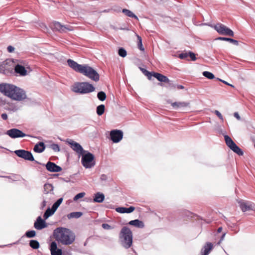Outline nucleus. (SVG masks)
Here are the masks:
<instances>
[{
  "mask_svg": "<svg viewBox=\"0 0 255 255\" xmlns=\"http://www.w3.org/2000/svg\"><path fill=\"white\" fill-rule=\"evenodd\" d=\"M118 54L120 56L122 57H125L126 56L127 53L125 49H124L123 48H120L119 49Z\"/></svg>",
  "mask_w": 255,
  "mask_h": 255,
  "instance_id": "obj_40",
  "label": "nucleus"
},
{
  "mask_svg": "<svg viewBox=\"0 0 255 255\" xmlns=\"http://www.w3.org/2000/svg\"><path fill=\"white\" fill-rule=\"evenodd\" d=\"M111 139L114 143H117L120 141L123 137V132L122 130L119 129L112 130L110 132Z\"/></svg>",
  "mask_w": 255,
  "mask_h": 255,
  "instance_id": "obj_13",
  "label": "nucleus"
},
{
  "mask_svg": "<svg viewBox=\"0 0 255 255\" xmlns=\"http://www.w3.org/2000/svg\"><path fill=\"white\" fill-rule=\"evenodd\" d=\"M218 39L220 40L227 41V42L232 43L236 45H238L239 44L238 41L230 38L220 37L218 38Z\"/></svg>",
  "mask_w": 255,
  "mask_h": 255,
  "instance_id": "obj_30",
  "label": "nucleus"
},
{
  "mask_svg": "<svg viewBox=\"0 0 255 255\" xmlns=\"http://www.w3.org/2000/svg\"><path fill=\"white\" fill-rule=\"evenodd\" d=\"M105 107L104 105H100L97 108V113L99 116L102 115L105 112Z\"/></svg>",
  "mask_w": 255,
  "mask_h": 255,
  "instance_id": "obj_32",
  "label": "nucleus"
},
{
  "mask_svg": "<svg viewBox=\"0 0 255 255\" xmlns=\"http://www.w3.org/2000/svg\"><path fill=\"white\" fill-rule=\"evenodd\" d=\"M14 72L20 76H24L27 75V71L25 67L19 64H17L14 67Z\"/></svg>",
  "mask_w": 255,
  "mask_h": 255,
  "instance_id": "obj_18",
  "label": "nucleus"
},
{
  "mask_svg": "<svg viewBox=\"0 0 255 255\" xmlns=\"http://www.w3.org/2000/svg\"><path fill=\"white\" fill-rule=\"evenodd\" d=\"M189 56L190 57L191 60L192 61H195L196 59L195 54L192 52H189Z\"/></svg>",
  "mask_w": 255,
  "mask_h": 255,
  "instance_id": "obj_46",
  "label": "nucleus"
},
{
  "mask_svg": "<svg viewBox=\"0 0 255 255\" xmlns=\"http://www.w3.org/2000/svg\"><path fill=\"white\" fill-rule=\"evenodd\" d=\"M46 167L47 170L50 172H60L62 170L61 167L50 161L47 163Z\"/></svg>",
  "mask_w": 255,
  "mask_h": 255,
  "instance_id": "obj_15",
  "label": "nucleus"
},
{
  "mask_svg": "<svg viewBox=\"0 0 255 255\" xmlns=\"http://www.w3.org/2000/svg\"><path fill=\"white\" fill-rule=\"evenodd\" d=\"M67 63L69 67L78 72H79V69H81L82 66V65H80L71 59H68L67 60Z\"/></svg>",
  "mask_w": 255,
  "mask_h": 255,
  "instance_id": "obj_20",
  "label": "nucleus"
},
{
  "mask_svg": "<svg viewBox=\"0 0 255 255\" xmlns=\"http://www.w3.org/2000/svg\"><path fill=\"white\" fill-rule=\"evenodd\" d=\"M234 115V117L235 118H236L238 120H240L241 119L240 116H239V115L238 114V113H237V112L235 113Z\"/></svg>",
  "mask_w": 255,
  "mask_h": 255,
  "instance_id": "obj_52",
  "label": "nucleus"
},
{
  "mask_svg": "<svg viewBox=\"0 0 255 255\" xmlns=\"http://www.w3.org/2000/svg\"><path fill=\"white\" fill-rule=\"evenodd\" d=\"M63 201V199L62 198H59L55 203H54L55 205H56L57 206L59 207L60 205L61 204L62 202Z\"/></svg>",
  "mask_w": 255,
  "mask_h": 255,
  "instance_id": "obj_48",
  "label": "nucleus"
},
{
  "mask_svg": "<svg viewBox=\"0 0 255 255\" xmlns=\"http://www.w3.org/2000/svg\"><path fill=\"white\" fill-rule=\"evenodd\" d=\"M97 97L99 100L103 101L106 99V94L105 92L101 91L98 93Z\"/></svg>",
  "mask_w": 255,
  "mask_h": 255,
  "instance_id": "obj_36",
  "label": "nucleus"
},
{
  "mask_svg": "<svg viewBox=\"0 0 255 255\" xmlns=\"http://www.w3.org/2000/svg\"><path fill=\"white\" fill-rule=\"evenodd\" d=\"M135 210V207L130 206L129 208L118 207L116 209V211L120 213H130Z\"/></svg>",
  "mask_w": 255,
  "mask_h": 255,
  "instance_id": "obj_21",
  "label": "nucleus"
},
{
  "mask_svg": "<svg viewBox=\"0 0 255 255\" xmlns=\"http://www.w3.org/2000/svg\"><path fill=\"white\" fill-rule=\"evenodd\" d=\"M81 162L83 166L86 168H90L95 164L94 156L90 152H87L85 154H82Z\"/></svg>",
  "mask_w": 255,
  "mask_h": 255,
  "instance_id": "obj_8",
  "label": "nucleus"
},
{
  "mask_svg": "<svg viewBox=\"0 0 255 255\" xmlns=\"http://www.w3.org/2000/svg\"><path fill=\"white\" fill-rule=\"evenodd\" d=\"M66 142L70 145L71 148L77 153L79 154H83V153L86 152L80 144L74 140L70 139H67Z\"/></svg>",
  "mask_w": 255,
  "mask_h": 255,
  "instance_id": "obj_12",
  "label": "nucleus"
},
{
  "mask_svg": "<svg viewBox=\"0 0 255 255\" xmlns=\"http://www.w3.org/2000/svg\"><path fill=\"white\" fill-rule=\"evenodd\" d=\"M220 81H221V82H223L224 83H225V84H226V85H229V86H231V87H234V86H233V85H231V84H229L228 82H226V81H224V80H222L220 79Z\"/></svg>",
  "mask_w": 255,
  "mask_h": 255,
  "instance_id": "obj_54",
  "label": "nucleus"
},
{
  "mask_svg": "<svg viewBox=\"0 0 255 255\" xmlns=\"http://www.w3.org/2000/svg\"><path fill=\"white\" fill-rule=\"evenodd\" d=\"M225 140L227 145L231 148L235 144V142L232 139V138L227 135L224 136Z\"/></svg>",
  "mask_w": 255,
  "mask_h": 255,
  "instance_id": "obj_27",
  "label": "nucleus"
},
{
  "mask_svg": "<svg viewBox=\"0 0 255 255\" xmlns=\"http://www.w3.org/2000/svg\"><path fill=\"white\" fill-rule=\"evenodd\" d=\"M176 88H177L178 89H183L184 87L182 85H176Z\"/></svg>",
  "mask_w": 255,
  "mask_h": 255,
  "instance_id": "obj_53",
  "label": "nucleus"
},
{
  "mask_svg": "<svg viewBox=\"0 0 255 255\" xmlns=\"http://www.w3.org/2000/svg\"><path fill=\"white\" fill-rule=\"evenodd\" d=\"M29 246L33 249H37L39 248V243L36 240H31L29 243Z\"/></svg>",
  "mask_w": 255,
  "mask_h": 255,
  "instance_id": "obj_34",
  "label": "nucleus"
},
{
  "mask_svg": "<svg viewBox=\"0 0 255 255\" xmlns=\"http://www.w3.org/2000/svg\"><path fill=\"white\" fill-rule=\"evenodd\" d=\"M54 212L50 208H48L44 214L43 217L45 219H47L49 217L52 215Z\"/></svg>",
  "mask_w": 255,
  "mask_h": 255,
  "instance_id": "obj_35",
  "label": "nucleus"
},
{
  "mask_svg": "<svg viewBox=\"0 0 255 255\" xmlns=\"http://www.w3.org/2000/svg\"><path fill=\"white\" fill-rule=\"evenodd\" d=\"M56 240L63 245H68L75 241V234L69 229L65 228H58L54 231Z\"/></svg>",
  "mask_w": 255,
  "mask_h": 255,
  "instance_id": "obj_2",
  "label": "nucleus"
},
{
  "mask_svg": "<svg viewBox=\"0 0 255 255\" xmlns=\"http://www.w3.org/2000/svg\"><path fill=\"white\" fill-rule=\"evenodd\" d=\"M230 149L239 155H243L244 154L243 151L236 144H235Z\"/></svg>",
  "mask_w": 255,
  "mask_h": 255,
  "instance_id": "obj_29",
  "label": "nucleus"
},
{
  "mask_svg": "<svg viewBox=\"0 0 255 255\" xmlns=\"http://www.w3.org/2000/svg\"><path fill=\"white\" fill-rule=\"evenodd\" d=\"M120 239L125 248H129L132 244V234L131 230L127 227H123L120 233Z\"/></svg>",
  "mask_w": 255,
  "mask_h": 255,
  "instance_id": "obj_4",
  "label": "nucleus"
},
{
  "mask_svg": "<svg viewBox=\"0 0 255 255\" xmlns=\"http://www.w3.org/2000/svg\"><path fill=\"white\" fill-rule=\"evenodd\" d=\"M34 227L37 230H41L47 227L45 222L43 220L41 217H38L34 223Z\"/></svg>",
  "mask_w": 255,
  "mask_h": 255,
  "instance_id": "obj_17",
  "label": "nucleus"
},
{
  "mask_svg": "<svg viewBox=\"0 0 255 255\" xmlns=\"http://www.w3.org/2000/svg\"><path fill=\"white\" fill-rule=\"evenodd\" d=\"M71 89L75 93L85 94L94 91L95 88L88 82H76L72 85Z\"/></svg>",
  "mask_w": 255,
  "mask_h": 255,
  "instance_id": "obj_3",
  "label": "nucleus"
},
{
  "mask_svg": "<svg viewBox=\"0 0 255 255\" xmlns=\"http://www.w3.org/2000/svg\"><path fill=\"white\" fill-rule=\"evenodd\" d=\"M171 106L175 109L179 108H185L189 106V103L185 102H174L171 104Z\"/></svg>",
  "mask_w": 255,
  "mask_h": 255,
  "instance_id": "obj_24",
  "label": "nucleus"
},
{
  "mask_svg": "<svg viewBox=\"0 0 255 255\" xmlns=\"http://www.w3.org/2000/svg\"><path fill=\"white\" fill-rule=\"evenodd\" d=\"M140 70L147 77V78L149 80H150L151 77L153 76L161 82H164L165 83H166L167 82H169V79L166 76L160 73L154 72H151L143 68H140Z\"/></svg>",
  "mask_w": 255,
  "mask_h": 255,
  "instance_id": "obj_7",
  "label": "nucleus"
},
{
  "mask_svg": "<svg viewBox=\"0 0 255 255\" xmlns=\"http://www.w3.org/2000/svg\"><path fill=\"white\" fill-rule=\"evenodd\" d=\"M213 248L211 243H207L204 247L203 254L202 255H208Z\"/></svg>",
  "mask_w": 255,
  "mask_h": 255,
  "instance_id": "obj_28",
  "label": "nucleus"
},
{
  "mask_svg": "<svg viewBox=\"0 0 255 255\" xmlns=\"http://www.w3.org/2000/svg\"><path fill=\"white\" fill-rule=\"evenodd\" d=\"M58 208V207L54 204L52 206L51 209L55 212Z\"/></svg>",
  "mask_w": 255,
  "mask_h": 255,
  "instance_id": "obj_51",
  "label": "nucleus"
},
{
  "mask_svg": "<svg viewBox=\"0 0 255 255\" xmlns=\"http://www.w3.org/2000/svg\"><path fill=\"white\" fill-rule=\"evenodd\" d=\"M225 235H226V234H225V233H224V234L222 235V238H221V240H223V239H224V237L225 236Z\"/></svg>",
  "mask_w": 255,
  "mask_h": 255,
  "instance_id": "obj_58",
  "label": "nucleus"
},
{
  "mask_svg": "<svg viewBox=\"0 0 255 255\" xmlns=\"http://www.w3.org/2000/svg\"><path fill=\"white\" fill-rule=\"evenodd\" d=\"M85 192H81V193H78V194H77L74 197V201H77L78 199H80V198H82L83 197H84L85 195Z\"/></svg>",
  "mask_w": 255,
  "mask_h": 255,
  "instance_id": "obj_42",
  "label": "nucleus"
},
{
  "mask_svg": "<svg viewBox=\"0 0 255 255\" xmlns=\"http://www.w3.org/2000/svg\"><path fill=\"white\" fill-rule=\"evenodd\" d=\"M166 83L168 84V86H167V87H169L170 88H173L175 89L176 88V85L174 84L171 81L169 80V82H167Z\"/></svg>",
  "mask_w": 255,
  "mask_h": 255,
  "instance_id": "obj_45",
  "label": "nucleus"
},
{
  "mask_svg": "<svg viewBox=\"0 0 255 255\" xmlns=\"http://www.w3.org/2000/svg\"><path fill=\"white\" fill-rule=\"evenodd\" d=\"M203 76L209 79H213L214 78L215 76L213 74L208 71H204L203 73Z\"/></svg>",
  "mask_w": 255,
  "mask_h": 255,
  "instance_id": "obj_37",
  "label": "nucleus"
},
{
  "mask_svg": "<svg viewBox=\"0 0 255 255\" xmlns=\"http://www.w3.org/2000/svg\"><path fill=\"white\" fill-rule=\"evenodd\" d=\"M83 215L82 212H72L67 215V217L68 219H71L72 218H79Z\"/></svg>",
  "mask_w": 255,
  "mask_h": 255,
  "instance_id": "obj_26",
  "label": "nucleus"
},
{
  "mask_svg": "<svg viewBox=\"0 0 255 255\" xmlns=\"http://www.w3.org/2000/svg\"><path fill=\"white\" fill-rule=\"evenodd\" d=\"M122 11L125 14L130 17H134L136 19H137V17L134 14H133L132 11L128 9H123Z\"/></svg>",
  "mask_w": 255,
  "mask_h": 255,
  "instance_id": "obj_31",
  "label": "nucleus"
},
{
  "mask_svg": "<svg viewBox=\"0 0 255 255\" xmlns=\"http://www.w3.org/2000/svg\"><path fill=\"white\" fill-rule=\"evenodd\" d=\"M105 199V196L103 193L98 192L95 194L94 201L95 202L102 203Z\"/></svg>",
  "mask_w": 255,
  "mask_h": 255,
  "instance_id": "obj_25",
  "label": "nucleus"
},
{
  "mask_svg": "<svg viewBox=\"0 0 255 255\" xmlns=\"http://www.w3.org/2000/svg\"><path fill=\"white\" fill-rule=\"evenodd\" d=\"M179 57L180 59H186L189 57V53L185 52V53H181L179 55Z\"/></svg>",
  "mask_w": 255,
  "mask_h": 255,
  "instance_id": "obj_43",
  "label": "nucleus"
},
{
  "mask_svg": "<svg viewBox=\"0 0 255 255\" xmlns=\"http://www.w3.org/2000/svg\"><path fill=\"white\" fill-rule=\"evenodd\" d=\"M46 205V202L45 201H43L42 203V208H43Z\"/></svg>",
  "mask_w": 255,
  "mask_h": 255,
  "instance_id": "obj_55",
  "label": "nucleus"
},
{
  "mask_svg": "<svg viewBox=\"0 0 255 255\" xmlns=\"http://www.w3.org/2000/svg\"><path fill=\"white\" fill-rule=\"evenodd\" d=\"M49 147L55 152L60 151V147L57 144L52 143L49 145Z\"/></svg>",
  "mask_w": 255,
  "mask_h": 255,
  "instance_id": "obj_41",
  "label": "nucleus"
},
{
  "mask_svg": "<svg viewBox=\"0 0 255 255\" xmlns=\"http://www.w3.org/2000/svg\"><path fill=\"white\" fill-rule=\"evenodd\" d=\"M15 154L18 157L29 161H34V159L32 153L27 150L23 149L16 150L14 151Z\"/></svg>",
  "mask_w": 255,
  "mask_h": 255,
  "instance_id": "obj_11",
  "label": "nucleus"
},
{
  "mask_svg": "<svg viewBox=\"0 0 255 255\" xmlns=\"http://www.w3.org/2000/svg\"><path fill=\"white\" fill-rule=\"evenodd\" d=\"M128 224L129 225L133 226L139 228H143L144 226L143 222L138 219L131 220L129 221Z\"/></svg>",
  "mask_w": 255,
  "mask_h": 255,
  "instance_id": "obj_23",
  "label": "nucleus"
},
{
  "mask_svg": "<svg viewBox=\"0 0 255 255\" xmlns=\"http://www.w3.org/2000/svg\"><path fill=\"white\" fill-rule=\"evenodd\" d=\"M53 187L51 184L47 183L44 185V192L45 194H48L49 192L53 190Z\"/></svg>",
  "mask_w": 255,
  "mask_h": 255,
  "instance_id": "obj_33",
  "label": "nucleus"
},
{
  "mask_svg": "<svg viewBox=\"0 0 255 255\" xmlns=\"http://www.w3.org/2000/svg\"><path fill=\"white\" fill-rule=\"evenodd\" d=\"M101 178L102 180H106V176L105 175H104V174H103V175H102Z\"/></svg>",
  "mask_w": 255,
  "mask_h": 255,
  "instance_id": "obj_56",
  "label": "nucleus"
},
{
  "mask_svg": "<svg viewBox=\"0 0 255 255\" xmlns=\"http://www.w3.org/2000/svg\"><path fill=\"white\" fill-rule=\"evenodd\" d=\"M79 73L95 82L99 80L100 76L98 72L87 65H82V68L79 69Z\"/></svg>",
  "mask_w": 255,
  "mask_h": 255,
  "instance_id": "obj_5",
  "label": "nucleus"
},
{
  "mask_svg": "<svg viewBox=\"0 0 255 255\" xmlns=\"http://www.w3.org/2000/svg\"><path fill=\"white\" fill-rule=\"evenodd\" d=\"M102 227L105 230H110L112 229V227L110 225L106 223L103 224Z\"/></svg>",
  "mask_w": 255,
  "mask_h": 255,
  "instance_id": "obj_44",
  "label": "nucleus"
},
{
  "mask_svg": "<svg viewBox=\"0 0 255 255\" xmlns=\"http://www.w3.org/2000/svg\"><path fill=\"white\" fill-rule=\"evenodd\" d=\"M51 27L60 32H66L67 31H72L74 28L70 25H64L59 22L54 21L51 24Z\"/></svg>",
  "mask_w": 255,
  "mask_h": 255,
  "instance_id": "obj_10",
  "label": "nucleus"
},
{
  "mask_svg": "<svg viewBox=\"0 0 255 255\" xmlns=\"http://www.w3.org/2000/svg\"><path fill=\"white\" fill-rule=\"evenodd\" d=\"M140 70L147 77V78L149 80H150L151 77L153 76L161 82H164L165 83H166L167 82H169V79L166 76L160 73L154 72H151L143 68H140Z\"/></svg>",
  "mask_w": 255,
  "mask_h": 255,
  "instance_id": "obj_6",
  "label": "nucleus"
},
{
  "mask_svg": "<svg viewBox=\"0 0 255 255\" xmlns=\"http://www.w3.org/2000/svg\"><path fill=\"white\" fill-rule=\"evenodd\" d=\"M137 40H138V42H137L138 47L140 50L143 51L144 50V49L142 44L141 37L140 36H139V35H137Z\"/></svg>",
  "mask_w": 255,
  "mask_h": 255,
  "instance_id": "obj_38",
  "label": "nucleus"
},
{
  "mask_svg": "<svg viewBox=\"0 0 255 255\" xmlns=\"http://www.w3.org/2000/svg\"><path fill=\"white\" fill-rule=\"evenodd\" d=\"M45 148L44 143L42 142H39L34 146L33 150L35 152L41 153L44 150Z\"/></svg>",
  "mask_w": 255,
  "mask_h": 255,
  "instance_id": "obj_22",
  "label": "nucleus"
},
{
  "mask_svg": "<svg viewBox=\"0 0 255 255\" xmlns=\"http://www.w3.org/2000/svg\"><path fill=\"white\" fill-rule=\"evenodd\" d=\"M35 235L36 232L34 230L27 231L25 233V236L26 237L29 238H33L35 236Z\"/></svg>",
  "mask_w": 255,
  "mask_h": 255,
  "instance_id": "obj_39",
  "label": "nucleus"
},
{
  "mask_svg": "<svg viewBox=\"0 0 255 255\" xmlns=\"http://www.w3.org/2000/svg\"><path fill=\"white\" fill-rule=\"evenodd\" d=\"M222 231V227L219 228L218 229V230H217V232L218 233H221Z\"/></svg>",
  "mask_w": 255,
  "mask_h": 255,
  "instance_id": "obj_57",
  "label": "nucleus"
},
{
  "mask_svg": "<svg viewBox=\"0 0 255 255\" xmlns=\"http://www.w3.org/2000/svg\"><path fill=\"white\" fill-rule=\"evenodd\" d=\"M7 51L10 53L13 52L14 50V47H12V46H8L7 47Z\"/></svg>",
  "mask_w": 255,
  "mask_h": 255,
  "instance_id": "obj_49",
  "label": "nucleus"
},
{
  "mask_svg": "<svg viewBox=\"0 0 255 255\" xmlns=\"http://www.w3.org/2000/svg\"><path fill=\"white\" fill-rule=\"evenodd\" d=\"M50 250L51 255H62V250L57 248L55 242H52L50 244Z\"/></svg>",
  "mask_w": 255,
  "mask_h": 255,
  "instance_id": "obj_16",
  "label": "nucleus"
},
{
  "mask_svg": "<svg viewBox=\"0 0 255 255\" xmlns=\"http://www.w3.org/2000/svg\"><path fill=\"white\" fill-rule=\"evenodd\" d=\"M1 117V118L4 120H6L7 119V115L5 113L2 114Z\"/></svg>",
  "mask_w": 255,
  "mask_h": 255,
  "instance_id": "obj_50",
  "label": "nucleus"
},
{
  "mask_svg": "<svg viewBox=\"0 0 255 255\" xmlns=\"http://www.w3.org/2000/svg\"><path fill=\"white\" fill-rule=\"evenodd\" d=\"M214 113L220 120H221L222 121H223L224 119H223V116L218 111L215 110Z\"/></svg>",
  "mask_w": 255,
  "mask_h": 255,
  "instance_id": "obj_47",
  "label": "nucleus"
},
{
  "mask_svg": "<svg viewBox=\"0 0 255 255\" xmlns=\"http://www.w3.org/2000/svg\"><path fill=\"white\" fill-rule=\"evenodd\" d=\"M6 134L12 138L23 137L26 136V134L24 133L17 128L9 129L7 130Z\"/></svg>",
  "mask_w": 255,
  "mask_h": 255,
  "instance_id": "obj_14",
  "label": "nucleus"
},
{
  "mask_svg": "<svg viewBox=\"0 0 255 255\" xmlns=\"http://www.w3.org/2000/svg\"><path fill=\"white\" fill-rule=\"evenodd\" d=\"M0 92L15 101H20L26 98L25 92L16 86L6 83L0 84Z\"/></svg>",
  "mask_w": 255,
  "mask_h": 255,
  "instance_id": "obj_1",
  "label": "nucleus"
},
{
  "mask_svg": "<svg viewBox=\"0 0 255 255\" xmlns=\"http://www.w3.org/2000/svg\"><path fill=\"white\" fill-rule=\"evenodd\" d=\"M240 207L243 212H245L251 210H253V205L248 202L240 201L239 202Z\"/></svg>",
  "mask_w": 255,
  "mask_h": 255,
  "instance_id": "obj_19",
  "label": "nucleus"
},
{
  "mask_svg": "<svg viewBox=\"0 0 255 255\" xmlns=\"http://www.w3.org/2000/svg\"><path fill=\"white\" fill-rule=\"evenodd\" d=\"M214 29L220 34L233 37L234 32L222 23H217L214 26Z\"/></svg>",
  "mask_w": 255,
  "mask_h": 255,
  "instance_id": "obj_9",
  "label": "nucleus"
}]
</instances>
